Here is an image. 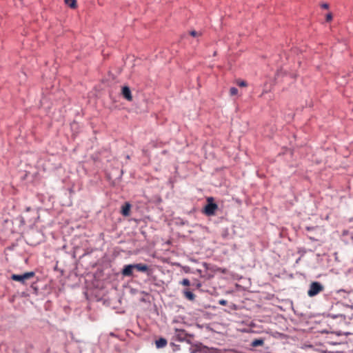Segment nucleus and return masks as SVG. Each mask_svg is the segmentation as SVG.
Instances as JSON below:
<instances>
[{"label": "nucleus", "instance_id": "obj_17", "mask_svg": "<svg viewBox=\"0 0 353 353\" xmlns=\"http://www.w3.org/2000/svg\"><path fill=\"white\" fill-rule=\"evenodd\" d=\"M190 35L192 36V37H198L200 35V34L199 32H197L195 30H192L190 32Z\"/></svg>", "mask_w": 353, "mask_h": 353}, {"label": "nucleus", "instance_id": "obj_9", "mask_svg": "<svg viewBox=\"0 0 353 353\" xmlns=\"http://www.w3.org/2000/svg\"><path fill=\"white\" fill-rule=\"evenodd\" d=\"M264 343V341L263 339H254L252 343H251V345L254 347H258V346H261L263 345Z\"/></svg>", "mask_w": 353, "mask_h": 353}, {"label": "nucleus", "instance_id": "obj_1", "mask_svg": "<svg viewBox=\"0 0 353 353\" xmlns=\"http://www.w3.org/2000/svg\"><path fill=\"white\" fill-rule=\"evenodd\" d=\"M324 290V286L318 281H313L310 283L307 295L310 297H313L319 294Z\"/></svg>", "mask_w": 353, "mask_h": 353}, {"label": "nucleus", "instance_id": "obj_8", "mask_svg": "<svg viewBox=\"0 0 353 353\" xmlns=\"http://www.w3.org/2000/svg\"><path fill=\"white\" fill-rule=\"evenodd\" d=\"M155 344L157 348L164 347L167 345V340L163 338H160L156 341Z\"/></svg>", "mask_w": 353, "mask_h": 353}, {"label": "nucleus", "instance_id": "obj_23", "mask_svg": "<svg viewBox=\"0 0 353 353\" xmlns=\"http://www.w3.org/2000/svg\"><path fill=\"white\" fill-rule=\"evenodd\" d=\"M197 272H198L199 273H201V271L200 270H197Z\"/></svg>", "mask_w": 353, "mask_h": 353}, {"label": "nucleus", "instance_id": "obj_4", "mask_svg": "<svg viewBox=\"0 0 353 353\" xmlns=\"http://www.w3.org/2000/svg\"><path fill=\"white\" fill-rule=\"evenodd\" d=\"M174 336H175L176 339L180 341H183L187 338V334L185 333V332L183 330L176 329L175 330Z\"/></svg>", "mask_w": 353, "mask_h": 353}, {"label": "nucleus", "instance_id": "obj_16", "mask_svg": "<svg viewBox=\"0 0 353 353\" xmlns=\"http://www.w3.org/2000/svg\"><path fill=\"white\" fill-rule=\"evenodd\" d=\"M237 84L241 87H245L247 85V83L244 81H239Z\"/></svg>", "mask_w": 353, "mask_h": 353}, {"label": "nucleus", "instance_id": "obj_5", "mask_svg": "<svg viewBox=\"0 0 353 353\" xmlns=\"http://www.w3.org/2000/svg\"><path fill=\"white\" fill-rule=\"evenodd\" d=\"M122 94L123 97L129 101L132 100V96L131 94V91L129 87L124 86L122 88Z\"/></svg>", "mask_w": 353, "mask_h": 353}, {"label": "nucleus", "instance_id": "obj_7", "mask_svg": "<svg viewBox=\"0 0 353 353\" xmlns=\"http://www.w3.org/2000/svg\"><path fill=\"white\" fill-rule=\"evenodd\" d=\"M134 269L137 270L139 272H145L148 270V266L145 264L137 263V264H134Z\"/></svg>", "mask_w": 353, "mask_h": 353}, {"label": "nucleus", "instance_id": "obj_15", "mask_svg": "<svg viewBox=\"0 0 353 353\" xmlns=\"http://www.w3.org/2000/svg\"><path fill=\"white\" fill-rule=\"evenodd\" d=\"M180 283L184 286H189L190 285V282L188 279H183Z\"/></svg>", "mask_w": 353, "mask_h": 353}, {"label": "nucleus", "instance_id": "obj_20", "mask_svg": "<svg viewBox=\"0 0 353 353\" xmlns=\"http://www.w3.org/2000/svg\"><path fill=\"white\" fill-rule=\"evenodd\" d=\"M331 19H332V15H331V14H327V17H326V20H327V21H330Z\"/></svg>", "mask_w": 353, "mask_h": 353}, {"label": "nucleus", "instance_id": "obj_10", "mask_svg": "<svg viewBox=\"0 0 353 353\" xmlns=\"http://www.w3.org/2000/svg\"><path fill=\"white\" fill-rule=\"evenodd\" d=\"M185 296L190 301H193L195 298V295L188 290H185L183 292Z\"/></svg>", "mask_w": 353, "mask_h": 353}, {"label": "nucleus", "instance_id": "obj_12", "mask_svg": "<svg viewBox=\"0 0 353 353\" xmlns=\"http://www.w3.org/2000/svg\"><path fill=\"white\" fill-rule=\"evenodd\" d=\"M34 275H35V274L34 272H29L23 273V283L26 280L34 278Z\"/></svg>", "mask_w": 353, "mask_h": 353}, {"label": "nucleus", "instance_id": "obj_22", "mask_svg": "<svg viewBox=\"0 0 353 353\" xmlns=\"http://www.w3.org/2000/svg\"><path fill=\"white\" fill-rule=\"evenodd\" d=\"M203 265H204L205 267H206V266H207V263H203Z\"/></svg>", "mask_w": 353, "mask_h": 353}, {"label": "nucleus", "instance_id": "obj_3", "mask_svg": "<svg viewBox=\"0 0 353 353\" xmlns=\"http://www.w3.org/2000/svg\"><path fill=\"white\" fill-rule=\"evenodd\" d=\"M134 269V264L125 265L122 270L121 274L124 276H132L133 274V270Z\"/></svg>", "mask_w": 353, "mask_h": 353}, {"label": "nucleus", "instance_id": "obj_6", "mask_svg": "<svg viewBox=\"0 0 353 353\" xmlns=\"http://www.w3.org/2000/svg\"><path fill=\"white\" fill-rule=\"evenodd\" d=\"M130 208H131V205L129 203H125V205H123L122 206L121 214L125 216H129Z\"/></svg>", "mask_w": 353, "mask_h": 353}, {"label": "nucleus", "instance_id": "obj_13", "mask_svg": "<svg viewBox=\"0 0 353 353\" xmlns=\"http://www.w3.org/2000/svg\"><path fill=\"white\" fill-rule=\"evenodd\" d=\"M12 279L14 281H22V274H12Z\"/></svg>", "mask_w": 353, "mask_h": 353}, {"label": "nucleus", "instance_id": "obj_21", "mask_svg": "<svg viewBox=\"0 0 353 353\" xmlns=\"http://www.w3.org/2000/svg\"><path fill=\"white\" fill-rule=\"evenodd\" d=\"M322 8H325V9H327L328 8V5L327 3H323L322 5Z\"/></svg>", "mask_w": 353, "mask_h": 353}, {"label": "nucleus", "instance_id": "obj_19", "mask_svg": "<svg viewBox=\"0 0 353 353\" xmlns=\"http://www.w3.org/2000/svg\"><path fill=\"white\" fill-rule=\"evenodd\" d=\"M31 287L33 288V290H34V292H37V286H36L35 283H33L31 285Z\"/></svg>", "mask_w": 353, "mask_h": 353}, {"label": "nucleus", "instance_id": "obj_2", "mask_svg": "<svg viewBox=\"0 0 353 353\" xmlns=\"http://www.w3.org/2000/svg\"><path fill=\"white\" fill-rule=\"evenodd\" d=\"M208 203L203 209V212L207 216H213L215 214L216 210L218 209V205L214 203L213 197H208L207 199Z\"/></svg>", "mask_w": 353, "mask_h": 353}, {"label": "nucleus", "instance_id": "obj_11", "mask_svg": "<svg viewBox=\"0 0 353 353\" xmlns=\"http://www.w3.org/2000/svg\"><path fill=\"white\" fill-rule=\"evenodd\" d=\"M65 3L71 8H76L77 5V1L76 0H65Z\"/></svg>", "mask_w": 353, "mask_h": 353}, {"label": "nucleus", "instance_id": "obj_14", "mask_svg": "<svg viewBox=\"0 0 353 353\" xmlns=\"http://www.w3.org/2000/svg\"><path fill=\"white\" fill-rule=\"evenodd\" d=\"M237 93H238L237 88H236L234 87H232V88H231L230 89V95L234 96V95L237 94Z\"/></svg>", "mask_w": 353, "mask_h": 353}, {"label": "nucleus", "instance_id": "obj_18", "mask_svg": "<svg viewBox=\"0 0 353 353\" xmlns=\"http://www.w3.org/2000/svg\"><path fill=\"white\" fill-rule=\"evenodd\" d=\"M219 303L221 305H226L228 304V301L225 299H221L219 300Z\"/></svg>", "mask_w": 353, "mask_h": 353}]
</instances>
